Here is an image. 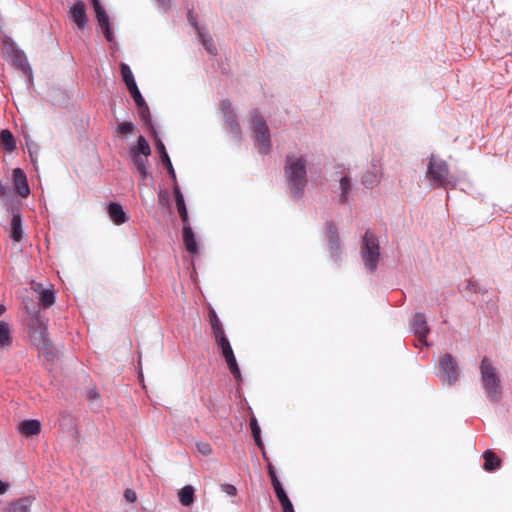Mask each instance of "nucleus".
I'll list each match as a JSON object with an SVG mask.
<instances>
[{
    "mask_svg": "<svg viewBox=\"0 0 512 512\" xmlns=\"http://www.w3.org/2000/svg\"><path fill=\"white\" fill-rule=\"evenodd\" d=\"M339 186H340V190H341V194H340V201L342 203H345L348 201V197H349V193L351 191V179L348 175H343L341 178H340V183H339Z\"/></svg>",
    "mask_w": 512,
    "mask_h": 512,
    "instance_id": "nucleus-27",
    "label": "nucleus"
},
{
    "mask_svg": "<svg viewBox=\"0 0 512 512\" xmlns=\"http://www.w3.org/2000/svg\"><path fill=\"white\" fill-rule=\"evenodd\" d=\"M39 350V353H43L47 358H51L54 356L53 345L52 342L47 338L45 341L41 342L40 346H36Z\"/></svg>",
    "mask_w": 512,
    "mask_h": 512,
    "instance_id": "nucleus-32",
    "label": "nucleus"
},
{
    "mask_svg": "<svg viewBox=\"0 0 512 512\" xmlns=\"http://www.w3.org/2000/svg\"><path fill=\"white\" fill-rule=\"evenodd\" d=\"M284 173L293 196L300 198L307 185L306 161L302 156L288 155Z\"/></svg>",
    "mask_w": 512,
    "mask_h": 512,
    "instance_id": "nucleus-1",
    "label": "nucleus"
},
{
    "mask_svg": "<svg viewBox=\"0 0 512 512\" xmlns=\"http://www.w3.org/2000/svg\"><path fill=\"white\" fill-rule=\"evenodd\" d=\"M157 149L160 153V158H161V162L162 164L166 167L169 175L171 176V178L173 180L176 179V174H175V171H174V168H173V165H172V162L170 160V157L166 151V148H165V145L163 144V142L161 140H158L157 142Z\"/></svg>",
    "mask_w": 512,
    "mask_h": 512,
    "instance_id": "nucleus-20",
    "label": "nucleus"
},
{
    "mask_svg": "<svg viewBox=\"0 0 512 512\" xmlns=\"http://www.w3.org/2000/svg\"><path fill=\"white\" fill-rule=\"evenodd\" d=\"M439 377L449 386L456 383L459 369L456 360L450 354L443 355L439 360Z\"/></svg>",
    "mask_w": 512,
    "mask_h": 512,
    "instance_id": "nucleus-7",
    "label": "nucleus"
},
{
    "mask_svg": "<svg viewBox=\"0 0 512 512\" xmlns=\"http://www.w3.org/2000/svg\"><path fill=\"white\" fill-rule=\"evenodd\" d=\"M5 307L3 305H0V316L5 312Z\"/></svg>",
    "mask_w": 512,
    "mask_h": 512,
    "instance_id": "nucleus-51",
    "label": "nucleus"
},
{
    "mask_svg": "<svg viewBox=\"0 0 512 512\" xmlns=\"http://www.w3.org/2000/svg\"><path fill=\"white\" fill-rule=\"evenodd\" d=\"M250 426H251V432H252V435H253L256 445L262 449L263 442H262L261 436H260V427L255 418L251 419Z\"/></svg>",
    "mask_w": 512,
    "mask_h": 512,
    "instance_id": "nucleus-31",
    "label": "nucleus"
},
{
    "mask_svg": "<svg viewBox=\"0 0 512 512\" xmlns=\"http://www.w3.org/2000/svg\"><path fill=\"white\" fill-rule=\"evenodd\" d=\"M198 449L204 455H209L212 452V448L208 443L199 444Z\"/></svg>",
    "mask_w": 512,
    "mask_h": 512,
    "instance_id": "nucleus-43",
    "label": "nucleus"
},
{
    "mask_svg": "<svg viewBox=\"0 0 512 512\" xmlns=\"http://www.w3.org/2000/svg\"><path fill=\"white\" fill-rule=\"evenodd\" d=\"M216 344L221 349L222 355L228 365V368H229L231 374L236 379H240V377H241L240 369L237 364L233 349L230 345L228 338L220 339L219 341L216 342Z\"/></svg>",
    "mask_w": 512,
    "mask_h": 512,
    "instance_id": "nucleus-8",
    "label": "nucleus"
},
{
    "mask_svg": "<svg viewBox=\"0 0 512 512\" xmlns=\"http://www.w3.org/2000/svg\"><path fill=\"white\" fill-rule=\"evenodd\" d=\"M135 126L132 122H121L117 125V133L127 135L133 132Z\"/></svg>",
    "mask_w": 512,
    "mask_h": 512,
    "instance_id": "nucleus-34",
    "label": "nucleus"
},
{
    "mask_svg": "<svg viewBox=\"0 0 512 512\" xmlns=\"http://www.w3.org/2000/svg\"><path fill=\"white\" fill-rule=\"evenodd\" d=\"M222 114L225 118L226 123L229 125L231 131L235 134L240 133V126L237 121L236 114L233 111L232 104L228 100H224L220 104Z\"/></svg>",
    "mask_w": 512,
    "mask_h": 512,
    "instance_id": "nucleus-11",
    "label": "nucleus"
},
{
    "mask_svg": "<svg viewBox=\"0 0 512 512\" xmlns=\"http://www.w3.org/2000/svg\"><path fill=\"white\" fill-rule=\"evenodd\" d=\"M179 501L183 506H190L194 501V488L190 485L184 486L179 492Z\"/></svg>",
    "mask_w": 512,
    "mask_h": 512,
    "instance_id": "nucleus-26",
    "label": "nucleus"
},
{
    "mask_svg": "<svg viewBox=\"0 0 512 512\" xmlns=\"http://www.w3.org/2000/svg\"><path fill=\"white\" fill-rule=\"evenodd\" d=\"M273 488L275 490L276 496L279 501L288 497L286 492L284 491V488H283L281 482H277L276 484H274Z\"/></svg>",
    "mask_w": 512,
    "mask_h": 512,
    "instance_id": "nucleus-40",
    "label": "nucleus"
},
{
    "mask_svg": "<svg viewBox=\"0 0 512 512\" xmlns=\"http://www.w3.org/2000/svg\"><path fill=\"white\" fill-rule=\"evenodd\" d=\"M251 123L255 133L256 146L259 149V152L262 154L268 153L271 148V140L270 131L266 121L258 112H254Z\"/></svg>",
    "mask_w": 512,
    "mask_h": 512,
    "instance_id": "nucleus-5",
    "label": "nucleus"
},
{
    "mask_svg": "<svg viewBox=\"0 0 512 512\" xmlns=\"http://www.w3.org/2000/svg\"><path fill=\"white\" fill-rule=\"evenodd\" d=\"M134 169L140 174L141 180L144 181L150 176L148 172V157L144 155H129Z\"/></svg>",
    "mask_w": 512,
    "mask_h": 512,
    "instance_id": "nucleus-14",
    "label": "nucleus"
},
{
    "mask_svg": "<svg viewBox=\"0 0 512 512\" xmlns=\"http://www.w3.org/2000/svg\"><path fill=\"white\" fill-rule=\"evenodd\" d=\"M13 62L25 74H27V75L31 74V68H30L29 63L24 54H22L20 52H15Z\"/></svg>",
    "mask_w": 512,
    "mask_h": 512,
    "instance_id": "nucleus-29",
    "label": "nucleus"
},
{
    "mask_svg": "<svg viewBox=\"0 0 512 512\" xmlns=\"http://www.w3.org/2000/svg\"><path fill=\"white\" fill-rule=\"evenodd\" d=\"M162 6H168L169 0H157Z\"/></svg>",
    "mask_w": 512,
    "mask_h": 512,
    "instance_id": "nucleus-50",
    "label": "nucleus"
},
{
    "mask_svg": "<svg viewBox=\"0 0 512 512\" xmlns=\"http://www.w3.org/2000/svg\"><path fill=\"white\" fill-rule=\"evenodd\" d=\"M176 208H177V211H178V213H179V215L181 217V220L183 222V227L190 226L189 219H188V212H187L186 206L183 205V206H178Z\"/></svg>",
    "mask_w": 512,
    "mask_h": 512,
    "instance_id": "nucleus-37",
    "label": "nucleus"
},
{
    "mask_svg": "<svg viewBox=\"0 0 512 512\" xmlns=\"http://www.w3.org/2000/svg\"><path fill=\"white\" fill-rule=\"evenodd\" d=\"M12 343L11 330L9 324L0 321V347H8Z\"/></svg>",
    "mask_w": 512,
    "mask_h": 512,
    "instance_id": "nucleus-24",
    "label": "nucleus"
},
{
    "mask_svg": "<svg viewBox=\"0 0 512 512\" xmlns=\"http://www.w3.org/2000/svg\"><path fill=\"white\" fill-rule=\"evenodd\" d=\"M18 431L24 436H34L40 433L41 424L38 420H24L19 423Z\"/></svg>",
    "mask_w": 512,
    "mask_h": 512,
    "instance_id": "nucleus-15",
    "label": "nucleus"
},
{
    "mask_svg": "<svg viewBox=\"0 0 512 512\" xmlns=\"http://www.w3.org/2000/svg\"><path fill=\"white\" fill-rule=\"evenodd\" d=\"M426 177L435 187L454 188L456 186L446 161L434 156L430 157Z\"/></svg>",
    "mask_w": 512,
    "mask_h": 512,
    "instance_id": "nucleus-3",
    "label": "nucleus"
},
{
    "mask_svg": "<svg viewBox=\"0 0 512 512\" xmlns=\"http://www.w3.org/2000/svg\"><path fill=\"white\" fill-rule=\"evenodd\" d=\"M176 208H177V211H178V213H179V215L181 217V220L183 222V227L190 226L189 219H188V212H187L186 206L183 205V206H178Z\"/></svg>",
    "mask_w": 512,
    "mask_h": 512,
    "instance_id": "nucleus-38",
    "label": "nucleus"
},
{
    "mask_svg": "<svg viewBox=\"0 0 512 512\" xmlns=\"http://www.w3.org/2000/svg\"><path fill=\"white\" fill-rule=\"evenodd\" d=\"M483 457L485 460V462H484L485 470L494 471L500 467L501 461L494 452L487 450L484 452Z\"/></svg>",
    "mask_w": 512,
    "mask_h": 512,
    "instance_id": "nucleus-22",
    "label": "nucleus"
},
{
    "mask_svg": "<svg viewBox=\"0 0 512 512\" xmlns=\"http://www.w3.org/2000/svg\"><path fill=\"white\" fill-rule=\"evenodd\" d=\"M120 68L123 81L125 82L128 91L130 92L135 104L141 109V117L146 119V114H149V108L136 85L130 67L126 63H121Z\"/></svg>",
    "mask_w": 512,
    "mask_h": 512,
    "instance_id": "nucleus-6",
    "label": "nucleus"
},
{
    "mask_svg": "<svg viewBox=\"0 0 512 512\" xmlns=\"http://www.w3.org/2000/svg\"><path fill=\"white\" fill-rule=\"evenodd\" d=\"M412 328L415 334L417 335L418 340L427 346L428 344L426 342V337L429 334L430 329L427 325V321L424 314L418 313L414 316Z\"/></svg>",
    "mask_w": 512,
    "mask_h": 512,
    "instance_id": "nucleus-10",
    "label": "nucleus"
},
{
    "mask_svg": "<svg viewBox=\"0 0 512 512\" xmlns=\"http://www.w3.org/2000/svg\"><path fill=\"white\" fill-rule=\"evenodd\" d=\"M70 19L79 29H83L87 24V15L85 5L82 1H77L70 8Z\"/></svg>",
    "mask_w": 512,
    "mask_h": 512,
    "instance_id": "nucleus-12",
    "label": "nucleus"
},
{
    "mask_svg": "<svg viewBox=\"0 0 512 512\" xmlns=\"http://www.w3.org/2000/svg\"><path fill=\"white\" fill-rule=\"evenodd\" d=\"M129 155H151V147L144 136L140 135L136 143L130 146Z\"/></svg>",
    "mask_w": 512,
    "mask_h": 512,
    "instance_id": "nucleus-17",
    "label": "nucleus"
},
{
    "mask_svg": "<svg viewBox=\"0 0 512 512\" xmlns=\"http://www.w3.org/2000/svg\"><path fill=\"white\" fill-rule=\"evenodd\" d=\"M7 194V187L5 184H3L1 181H0V196H5Z\"/></svg>",
    "mask_w": 512,
    "mask_h": 512,
    "instance_id": "nucleus-47",
    "label": "nucleus"
},
{
    "mask_svg": "<svg viewBox=\"0 0 512 512\" xmlns=\"http://www.w3.org/2000/svg\"><path fill=\"white\" fill-rule=\"evenodd\" d=\"M223 491L230 496H235L237 493L236 487L230 484L223 485Z\"/></svg>",
    "mask_w": 512,
    "mask_h": 512,
    "instance_id": "nucleus-45",
    "label": "nucleus"
},
{
    "mask_svg": "<svg viewBox=\"0 0 512 512\" xmlns=\"http://www.w3.org/2000/svg\"><path fill=\"white\" fill-rule=\"evenodd\" d=\"M361 253L366 267L375 271L380 257V246L378 238L370 230H367L363 237Z\"/></svg>",
    "mask_w": 512,
    "mask_h": 512,
    "instance_id": "nucleus-4",
    "label": "nucleus"
},
{
    "mask_svg": "<svg viewBox=\"0 0 512 512\" xmlns=\"http://www.w3.org/2000/svg\"><path fill=\"white\" fill-rule=\"evenodd\" d=\"M30 338L35 346H40L41 342L48 338L47 328L38 320L31 327Z\"/></svg>",
    "mask_w": 512,
    "mask_h": 512,
    "instance_id": "nucleus-16",
    "label": "nucleus"
},
{
    "mask_svg": "<svg viewBox=\"0 0 512 512\" xmlns=\"http://www.w3.org/2000/svg\"><path fill=\"white\" fill-rule=\"evenodd\" d=\"M124 496L128 502L133 503L136 501V493L131 489H127L124 493Z\"/></svg>",
    "mask_w": 512,
    "mask_h": 512,
    "instance_id": "nucleus-44",
    "label": "nucleus"
},
{
    "mask_svg": "<svg viewBox=\"0 0 512 512\" xmlns=\"http://www.w3.org/2000/svg\"><path fill=\"white\" fill-rule=\"evenodd\" d=\"M199 36L201 37V40H202V43L203 45L205 46L206 50L210 53V54H216L217 52V49L213 43V40L211 37H206L205 35H203L202 33L199 32Z\"/></svg>",
    "mask_w": 512,
    "mask_h": 512,
    "instance_id": "nucleus-33",
    "label": "nucleus"
},
{
    "mask_svg": "<svg viewBox=\"0 0 512 512\" xmlns=\"http://www.w3.org/2000/svg\"><path fill=\"white\" fill-rule=\"evenodd\" d=\"M174 194H175L176 207L185 205L184 197H183L179 187L176 186L174 188Z\"/></svg>",
    "mask_w": 512,
    "mask_h": 512,
    "instance_id": "nucleus-42",
    "label": "nucleus"
},
{
    "mask_svg": "<svg viewBox=\"0 0 512 512\" xmlns=\"http://www.w3.org/2000/svg\"><path fill=\"white\" fill-rule=\"evenodd\" d=\"M329 250L331 254L336 257L340 251V243L336 233V228L332 225L329 226Z\"/></svg>",
    "mask_w": 512,
    "mask_h": 512,
    "instance_id": "nucleus-25",
    "label": "nucleus"
},
{
    "mask_svg": "<svg viewBox=\"0 0 512 512\" xmlns=\"http://www.w3.org/2000/svg\"><path fill=\"white\" fill-rule=\"evenodd\" d=\"M0 142H1V145L8 152H11L16 148L15 138H14L13 134L7 129L1 131Z\"/></svg>",
    "mask_w": 512,
    "mask_h": 512,
    "instance_id": "nucleus-23",
    "label": "nucleus"
},
{
    "mask_svg": "<svg viewBox=\"0 0 512 512\" xmlns=\"http://www.w3.org/2000/svg\"><path fill=\"white\" fill-rule=\"evenodd\" d=\"M55 297L52 290H43L40 294V304L43 307H50L54 304Z\"/></svg>",
    "mask_w": 512,
    "mask_h": 512,
    "instance_id": "nucleus-30",
    "label": "nucleus"
},
{
    "mask_svg": "<svg viewBox=\"0 0 512 512\" xmlns=\"http://www.w3.org/2000/svg\"><path fill=\"white\" fill-rule=\"evenodd\" d=\"M283 512H294L293 505H290L288 507H283Z\"/></svg>",
    "mask_w": 512,
    "mask_h": 512,
    "instance_id": "nucleus-49",
    "label": "nucleus"
},
{
    "mask_svg": "<svg viewBox=\"0 0 512 512\" xmlns=\"http://www.w3.org/2000/svg\"><path fill=\"white\" fill-rule=\"evenodd\" d=\"M91 2L93 5V8H94V11L96 14V19L98 21L100 29L102 30L106 40L108 42H112L114 39V35L111 30L109 17L107 15L105 9L103 8V6L101 5L99 0H91Z\"/></svg>",
    "mask_w": 512,
    "mask_h": 512,
    "instance_id": "nucleus-9",
    "label": "nucleus"
},
{
    "mask_svg": "<svg viewBox=\"0 0 512 512\" xmlns=\"http://www.w3.org/2000/svg\"><path fill=\"white\" fill-rule=\"evenodd\" d=\"M97 397V394L96 393H90L89 394V398L90 399H93V398H96Z\"/></svg>",
    "mask_w": 512,
    "mask_h": 512,
    "instance_id": "nucleus-52",
    "label": "nucleus"
},
{
    "mask_svg": "<svg viewBox=\"0 0 512 512\" xmlns=\"http://www.w3.org/2000/svg\"><path fill=\"white\" fill-rule=\"evenodd\" d=\"M10 236L15 242H20L22 240V221L19 214H14L12 216Z\"/></svg>",
    "mask_w": 512,
    "mask_h": 512,
    "instance_id": "nucleus-21",
    "label": "nucleus"
},
{
    "mask_svg": "<svg viewBox=\"0 0 512 512\" xmlns=\"http://www.w3.org/2000/svg\"><path fill=\"white\" fill-rule=\"evenodd\" d=\"M267 469H268V474H269V477L271 479L272 485L276 484L277 482H280L278 477H277L275 468H274V466L271 463H268Z\"/></svg>",
    "mask_w": 512,
    "mask_h": 512,
    "instance_id": "nucleus-41",
    "label": "nucleus"
},
{
    "mask_svg": "<svg viewBox=\"0 0 512 512\" xmlns=\"http://www.w3.org/2000/svg\"><path fill=\"white\" fill-rule=\"evenodd\" d=\"M13 184L20 196L27 197L29 195L30 189L28 186L27 178L25 173L20 168L13 170Z\"/></svg>",
    "mask_w": 512,
    "mask_h": 512,
    "instance_id": "nucleus-13",
    "label": "nucleus"
},
{
    "mask_svg": "<svg viewBox=\"0 0 512 512\" xmlns=\"http://www.w3.org/2000/svg\"><path fill=\"white\" fill-rule=\"evenodd\" d=\"M194 26L197 30H199L197 23H194Z\"/></svg>",
    "mask_w": 512,
    "mask_h": 512,
    "instance_id": "nucleus-53",
    "label": "nucleus"
},
{
    "mask_svg": "<svg viewBox=\"0 0 512 512\" xmlns=\"http://www.w3.org/2000/svg\"><path fill=\"white\" fill-rule=\"evenodd\" d=\"M279 502H280L282 508L283 507H288V506L292 505V503H291V501H290V499L288 497L280 500Z\"/></svg>",
    "mask_w": 512,
    "mask_h": 512,
    "instance_id": "nucleus-46",
    "label": "nucleus"
},
{
    "mask_svg": "<svg viewBox=\"0 0 512 512\" xmlns=\"http://www.w3.org/2000/svg\"><path fill=\"white\" fill-rule=\"evenodd\" d=\"M30 505L28 498L19 499L10 505L8 512H30Z\"/></svg>",
    "mask_w": 512,
    "mask_h": 512,
    "instance_id": "nucleus-28",
    "label": "nucleus"
},
{
    "mask_svg": "<svg viewBox=\"0 0 512 512\" xmlns=\"http://www.w3.org/2000/svg\"><path fill=\"white\" fill-rule=\"evenodd\" d=\"M377 178H376V175L374 174H371V172H368L366 173L363 177H362V183L366 186V187H372L376 182H377Z\"/></svg>",
    "mask_w": 512,
    "mask_h": 512,
    "instance_id": "nucleus-39",
    "label": "nucleus"
},
{
    "mask_svg": "<svg viewBox=\"0 0 512 512\" xmlns=\"http://www.w3.org/2000/svg\"><path fill=\"white\" fill-rule=\"evenodd\" d=\"M108 214L113 222L117 225L123 224L127 221V216L123 208L118 203H110L108 206Z\"/></svg>",
    "mask_w": 512,
    "mask_h": 512,
    "instance_id": "nucleus-19",
    "label": "nucleus"
},
{
    "mask_svg": "<svg viewBox=\"0 0 512 512\" xmlns=\"http://www.w3.org/2000/svg\"><path fill=\"white\" fill-rule=\"evenodd\" d=\"M8 489V484L0 480V494H4Z\"/></svg>",
    "mask_w": 512,
    "mask_h": 512,
    "instance_id": "nucleus-48",
    "label": "nucleus"
},
{
    "mask_svg": "<svg viewBox=\"0 0 512 512\" xmlns=\"http://www.w3.org/2000/svg\"><path fill=\"white\" fill-rule=\"evenodd\" d=\"M211 333L215 339V342L219 341L220 339L227 338L222 324L219 326L212 327Z\"/></svg>",
    "mask_w": 512,
    "mask_h": 512,
    "instance_id": "nucleus-35",
    "label": "nucleus"
},
{
    "mask_svg": "<svg viewBox=\"0 0 512 512\" xmlns=\"http://www.w3.org/2000/svg\"><path fill=\"white\" fill-rule=\"evenodd\" d=\"M183 243L190 254H197L198 247L191 226L183 227Z\"/></svg>",
    "mask_w": 512,
    "mask_h": 512,
    "instance_id": "nucleus-18",
    "label": "nucleus"
},
{
    "mask_svg": "<svg viewBox=\"0 0 512 512\" xmlns=\"http://www.w3.org/2000/svg\"><path fill=\"white\" fill-rule=\"evenodd\" d=\"M208 321H209V324L212 327H215V326H219L221 325V322L215 312V310L213 308H209V311H208Z\"/></svg>",
    "mask_w": 512,
    "mask_h": 512,
    "instance_id": "nucleus-36",
    "label": "nucleus"
},
{
    "mask_svg": "<svg viewBox=\"0 0 512 512\" xmlns=\"http://www.w3.org/2000/svg\"><path fill=\"white\" fill-rule=\"evenodd\" d=\"M481 382L487 398L496 402L501 398V380L497 369L492 365L489 358L484 357L480 363Z\"/></svg>",
    "mask_w": 512,
    "mask_h": 512,
    "instance_id": "nucleus-2",
    "label": "nucleus"
}]
</instances>
